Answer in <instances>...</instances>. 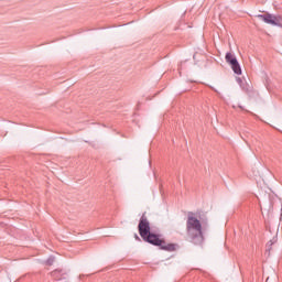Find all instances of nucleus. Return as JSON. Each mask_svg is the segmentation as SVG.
Here are the masks:
<instances>
[{"label": "nucleus", "instance_id": "obj_7", "mask_svg": "<svg viewBox=\"0 0 282 282\" xmlns=\"http://www.w3.org/2000/svg\"><path fill=\"white\" fill-rule=\"evenodd\" d=\"M257 18L260 19V21H263L265 23V20L268 19V13H265V14H258Z\"/></svg>", "mask_w": 282, "mask_h": 282}, {"label": "nucleus", "instance_id": "obj_2", "mask_svg": "<svg viewBox=\"0 0 282 282\" xmlns=\"http://www.w3.org/2000/svg\"><path fill=\"white\" fill-rule=\"evenodd\" d=\"M186 240L194 246L204 243V231H202V221L195 217L193 212H188L186 220Z\"/></svg>", "mask_w": 282, "mask_h": 282}, {"label": "nucleus", "instance_id": "obj_8", "mask_svg": "<svg viewBox=\"0 0 282 282\" xmlns=\"http://www.w3.org/2000/svg\"><path fill=\"white\" fill-rule=\"evenodd\" d=\"M52 263H54V258H50V259L47 260V265H52Z\"/></svg>", "mask_w": 282, "mask_h": 282}, {"label": "nucleus", "instance_id": "obj_9", "mask_svg": "<svg viewBox=\"0 0 282 282\" xmlns=\"http://www.w3.org/2000/svg\"><path fill=\"white\" fill-rule=\"evenodd\" d=\"M134 239L140 240V237L138 235H134Z\"/></svg>", "mask_w": 282, "mask_h": 282}, {"label": "nucleus", "instance_id": "obj_3", "mask_svg": "<svg viewBox=\"0 0 282 282\" xmlns=\"http://www.w3.org/2000/svg\"><path fill=\"white\" fill-rule=\"evenodd\" d=\"M225 61L230 65L232 72L237 74V76H241V65H239V61H237V56H235V54L230 52L226 53Z\"/></svg>", "mask_w": 282, "mask_h": 282}, {"label": "nucleus", "instance_id": "obj_4", "mask_svg": "<svg viewBox=\"0 0 282 282\" xmlns=\"http://www.w3.org/2000/svg\"><path fill=\"white\" fill-rule=\"evenodd\" d=\"M65 274H67V272H65L63 269H56L51 272V276L55 279V281H62V279H65Z\"/></svg>", "mask_w": 282, "mask_h": 282}, {"label": "nucleus", "instance_id": "obj_1", "mask_svg": "<svg viewBox=\"0 0 282 282\" xmlns=\"http://www.w3.org/2000/svg\"><path fill=\"white\" fill-rule=\"evenodd\" d=\"M138 230L141 239L147 243L158 246L161 250H165L166 252H175V243H166L164 239L160 238V235L151 232V223H149V218H147V213L142 214L139 220Z\"/></svg>", "mask_w": 282, "mask_h": 282}, {"label": "nucleus", "instance_id": "obj_6", "mask_svg": "<svg viewBox=\"0 0 282 282\" xmlns=\"http://www.w3.org/2000/svg\"><path fill=\"white\" fill-rule=\"evenodd\" d=\"M274 25L282 28V15H275Z\"/></svg>", "mask_w": 282, "mask_h": 282}, {"label": "nucleus", "instance_id": "obj_5", "mask_svg": "<svg viewBox=\"0 0 282 282\" xmlns=\"http://www.w3.org/2000/svg\"><path fill=\"white\" fill-rule=\"evenodd\" d=\"M275 15L271 13H267V19L264 20V23H268L269 25H274Z\"/></svg>", "mask_w": 282, "mask_h": 282}]
</instances>
